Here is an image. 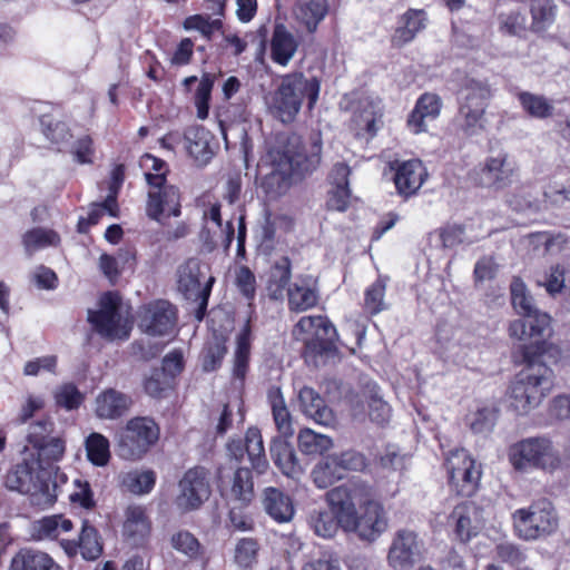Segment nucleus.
<instances>
[{
  "label": "nucleus",
  "mask_w": 570,
  "mask_h": 570,
  "mask_svg": "<svg viewBox=\"0 0 570 570\" xmlns=\"http://www.w3.org/2000/svg\"><path fill=\"white\" fill-rule=\"evenodd\" d=\"M87 460L95 466H106L111 459L110 441L99 432H91L85 439Z\"/></svg>",
  "instance_id": "obj_41"
},
{
  "label": "nucleus",
  "mask_w": 570,
  "mask_h": 570,
  "mask_svg": "<svg viewBox=\"0 0 570 570\" xmlns=\"http://www.w3.org/2000/svg\"><path fill=\"white\" fill-rule=\"evenodd\" d=\"M253 341L252 317L249 316L236 336V347L233 356L232 379L244 385L250 366Z\"/></svg>",
  "instance_id": "obj_26"
},
{
  "label": "nucleus",
  "mask_w": 570,
  "mask_h": 570,
  "mask_svg": "<svg viewBox=\"0 0 570 570\" xmlns=\"http://www.w3.org/2000/svg\"><path fill=\"white\" fill-rule=\"evenodd\" d=\"M353 523L346 532H355L364 540H374L386 525L382 505L371 495L366 497L353 519Z\"/></svg>",
  "instance_id": "obj_20"
},
{
  "label": "nucleus",
  "mask_w": 570,
  "mask_h": 570,
  "mask_svg": "<svg viewBox=\"0 0 570 570\" xmlns=\"http://www.w3.org/2000/svg\"><path fill=\"white\" fill-rule=\"evenodd\" d=\"M4 487L27 495L49 493V478L43 472L35 469V463L23 460L12 465L4 475Z\"/></svg>",
  "instance_id": "obj_17"
},
{
  "label": "nucleus",
  "mask_w": 570,
  "mask_h": 570,
  "mask_svg": "<svg viewBox=\"0 0 570 570\" xmlns=\"http://www.w3.org/2000/svg\"><path fill=\"white\" fill-rule=\"evenodd\" d=\"M71 154L79 165L94 164L96 147L92 137L90 135L79 137L72 145Z\"/></svg>",
  "instance_id": "obj_61"
},
{
  "label": "nucleus",
  "mask_w": 570,
  "mask_h": 570,
  "mask_svg": "<svg viewBox=\"0 0 570 570\" xmlns=\"http://www.w3.org/2000/svg\"><path fill=\"white\" fill-rule=\"evenodd\" d=\"M185 148L188 155L199 166L207 165L213 156L214 150L210 146L213 136L204 126H190L184 132Z\"/></svg>",
  "instance_id": "obj_28"
},
{
  "label": "nucleus",
  "mask_w": 570,
  "mask_h": 570,
  "mask_svg": "<svg viewBox=\"0 0 570 570\" xmlns=\"http://www.w3.org/2000/svg\"><path fill=\"white\" fill-rule=\"evenodd\" d=\"M287 307L289 312L303 313L314 308L320 299L317 281L306 274H299L287 288Z\"/></svg>",
  "instance_id": "obj_22"
},
{
  "label": "nucleus",
  "mask_w": 570,
  "mask_h": 570,
  "mask_svg": "<svg viewBox=\"0 0 570 570\" xmlns=\"http://www.w3.org/2000/svg\"><path fill=\"white\" fill-rule=\"evenodd\" d=\"M227 449L230 456L237 462H242L246 454L252 465V469L238 466L235 470L229 489V495L233 500L247 505L255 497L252 471H255L257 474H264L268 469V460L261 430L256 426H249L244 440H232Z\"/></svg>",
  "instance_id": "obj_3"
},
{
  "label": "nucleus",
  "mask_w": 570,
  "mask_h": 570,
  "mask_svg": "<svg viewBox=\"0 0 570 570\" xmlns=\"http://www.w3.org/2000/svg\"><path fill=\"white\" fill-rule=\"evenodd\" d=\"M518 99L522 108L533 118L544 119L552 116L553 105L543 96L522 91L519 92Z\"/></svg>",
  "instance_id": "obj_55"
},
{
  "label": "nucleus",
  "mask_w": 570,
  "mask_h": 570,
  "mask_svg": "<svg viewBox=\"0 0 570 570\" xmlns=\"http://www.w3.org/2000/svg\"><path fill=\"white\" fill-rule=\"evenodd\" d=\"M271 456L283 474L294 478L302 472L294 448L283 439H274L271 443Z\"/></svg>",
  "instance_id": "obj_38"
},
{
  "label": "nucleus",
  "mask_w": 570,
  "mask_h": 570,
  "mask_svg": "<svg viewBox=\"0 0 570 570\" xmlns=\"http://www.w3.org/2000/svg\"><path fill=\"white\" fill-rule=\"evenodd\" d=\"M153 531V522L147 508L140 504H130L124 512L121 533L125 542L134 548H146Z\"/></svg>",
  "instance_id": "obj_18"
},
{
  "label": "nucleus",
  "mask_w": 570,
  "mask_h": 570,
  "mask_svg": "<svg viewBox=\"0 0 570 570\" xmlns=\"http://www.w3.org/2000/svg\"><path fill=\"white\" fill-rule=\"evenodd\" d=\"M263 502L268 515L278 523L291 521L295 513L289 495L276 488L269 487L264 490Z\"/></svg>",
  "instance_id": "obj_36"
},
{
  "label": "nucleus",
  "mask_w": 570,
  "mask_h": 570,
  "mask_svg": "<svg viewBox=\"0 0 570 570\" xmlns=\"http://www.w3.org/2000/svg\"><path fill=\"white\" fill-rule=\"evenodd\" d=\"M88 321L95 331L102 337L114 340L119 334L121 322L120 314H109L106 312H97L89 309Z\"/></svg>",
  "instance_id": "obj_48"
},
{
  "label": "nucleus",
  "mask_w": 570,
  "mask_h": 570,
  "mask_svg": "<svg viewBox=\"0 0 570 570\" xmlns=\"http://www.w3.org/2000/svg\"><path fill=\"white\" fill-rule=\"evenodd\" d=\"M509 460L518 471L546 470L556 466L558 454L549 439L528 438L510 448Z\"/></svg>",
  "instance_id": "obj_10"
},
{
  "label": "nucleus",
  "mask_w": 570,
  "mask_h": 570,
  "mask_svg": "<svg viewBox=\"0 0 570 570\" xmlns=\"http://www.w3.org/2000/svg\"><path fill=\"white\" fill-rule=\"evenodd\" d=\"M32 448L37 450L39 462L50 465L55 462H59L63 458L66 442L58 436L48 438L43 441L35 438Z\"/></svg>",
  "instance_id": "obj_49"
},
{
  "label": "nucleus",
  "mask_w": 570,
  "mask_h": 570,
  "mask_svg": "<svg viewBox=\"0 0 570 570\" xmlns=\"http://www.w3.org/2000/svg\"><path fill=\"white\" fill-rule=\"evenodd\" d=\"M297 442L301 452L307 455L323 454L333 445L331 438L315 433L311 429L302 430Z\"/></svg>",
  "instance_id": "obj_54"
},
{
  "label": "nucleus",
  "mask_w": 570,
  "mask_h": 570,
  "mask_svg": "<svg viewBox=\"0 0 570 570\" xmlns=\"http://www.w3.org/2000/svg\"><path fill=\"white\" fill-rule=\"evenodd\" d=\"M353 199L350 187H331L327 191L326 209L331 212L345 213Z\"/></svg>",
  "instance_id": "obj_62"
},
{
  "label": "nucleus",
  "mask_w": 570,
  "mask_h": 570,
  "mask_svg": "<svg viewBox=\"0 0 570 570\" xmlns=\"http://www.w3.org/2000/svg\"><path fill=\"white\" fill-rule=\"evenodd\" d=\"M426 27L424 10L410 9L399 20L394 31V45H405L414 39L417 32Z\"/></svg>",
  "instance_id": "obj_39"
},
{
  "label": "nucleus",
  "mask_w": 570,
  "mask_h": 570,
  "mask_svg": "<svg viewBox=\"0 0 570 570\" xmlns=\"http://www.w3.org/2000/svg\"><path fill=\"white\" fill-rule=\"evenodd\" d=\"M476 515V507L472 503L459 504L451 513L455 520V533L458 538L465 542L478 532V525L473 524L472 517Z\"/></svg>",
  "instance_id": "obj_44"
},
{
  "label": "nucleus",
  "mask_w": 570,
  "mask_h": 570,
  "mask_svg": "<svg viewBox=\"0 0 570 570\" xmlns=\"http://www.w3.org/2000/svg\"><path fill=\"white\" fill-rule=\"evenodd\" d=\"M293 333L309 334L304 341L302 356L307 364L317 366L337 353L335 340L337 331L327 316H303L295 324Z\"/></svg>",
  "instance_id": "obj_7"
},
{
  "label": "nucleus",
  "mask_w": 570,
  "mask_h": 570,
  "mask_svg": "<svg viewBox=\"0 0 570 570\" xmlns=\"http://www.w3.org/2000/svg\"><path fill=\"white\" fill-rule=\"evenodd\" d=\"M183 27L185 30H198L209 40L215 31L223 28V22L220 19L210 20L208 16L197 13L187 17L183 22Z\"/></svg>",
  "instance_id": "obj_59"
},
{
  "label": "nucleus",
  "mask_w": 570,
  "mask_h": 570,
  "mask_svg": "<svg viewBox=\"0 0 570 570\" xmlns=\"http://www.w3.org/2000/svg\"><path fill=\"white\" fill-rule=\"evenodd\" d=\"M60 546L68 557H76L78 553L85 560H97L104 552V541L98 529L88 520H83L78 539L61 540Z\"/></svg>",
  "instance_id": "obj_21"
},
{
  "label": "nucleus",
  "mask_w": 570,
  "mask_h": 570,
  "mask_svg": "<svg viewBox=\"0 0 570 570\" xmlns=\"http://www.w3.org/2000/svg\"><path fill=\"white\" fill-rule=\"evenodd\" d=\"M203 277L202 265L197 259H188L178 268V289L186 299L198 303L195 317L199 322L204 320L207 313L209 296L216 281L215 277L210 275L202 286Z\"/></svg>",
  "instance_id": "obj_12"
},
{
  "label": "nucleus",
  "mask_w": 570,
  "mask_h": 570,
  "mask_svg": "<svg viewBox=\"0 0 570 570\" xmlns=\"http://www.w3.org/2000/svg\"><path fill=\"white\" fill-rule=\"evenodd\" d=\"M227 354V346L224 340L215 338L208 342L202 352V368L204 372L217 371Z\"/></svg>",
  "instance_id": "obj_57"
},
{
  "label": "nucleus",
  "mask_w": 570,
  "mask_h": 570,
  "mask_svg": "<svg viewBox=\"0 0 570 570\" xmlns=\"http://www.w3.org/2000/svg\"><path fill=\"white\" fill-rule=\"evenodd\" d=\"M546 346L544 340H535L521 344L514 353L515 360L524 365L509 386L510 404L518 414L539 406L552 389V371L541 362Z\"/></svg>",
  "instance_id": "obj_1"
},
{
  "label": "nucleus",
  "mask_w": 570,
  "mask_h": 570,
  "mask_svg": "<svg viewBox=\"0 0 570 570\" xmlns=\"http://www.w3.org/2000/svg\"><path fill=\"white\" fill-rule=\"evenodd\" d=\"M146 216L157 223L181 215V193L171 184H164V178L148 177V191L145 206Z\"/></svg>",
  "instance_id": "obj_11"
},
{
  "label": "nucleus",
  "mask_w": 570,
  "mask_h": 570,
  "mask_svg": "<svg viewBox=\"0 0 570 570\" xmlns=\"http://www.w3.org/2000/svg\"><path fill=\"white\" fill-rule=\"evenodd\" d=\"M511 302L518 314L524 320H515L510 323L509 334L521 342L529 340H543L550 318L546 313H540L534 306L532 296L528 293L521 278L514 277L510 284Z\"/></svg>",
  "instance_id": "obj_8"
},
{
  "label": "nucleus",
  "mask_w": 570,
  "mask_h": 570,
  "mask_svg": "<svg viewBox=\"0 0 570 570\" xmlns=\"http://www.w3.org/2000/svg\"><path fill=\"white\" fill-rule=\"evenodd\" d=\"M185 366L186 362L183 350L174 348L163 357L161 366L158 368L163 371L167 377L173 379V382H177Z\"/></svg>",
  "instance_id": "obj_60"
},
{
  "label": "nucleus",
  "mask_w": 570,
  "mask_h": 570,
  "mask_svg": "<svg viewBox=\"0 0 570 570\" xmlns=\"http://www.w3.org/2000/svg\"><path fill=\"white\" fill-rule=\"evenodd\" d=\"M157 481V474L151 469H135L119 475V487L124 492L135 495L149 494Z\"/></svg>",
  "instance_id": "obj_37"
},
{
  "label": "nucleus",
  "mask_w": 570,
  "mask_h": 570,
  "mask_svg": "<svg viewBox=\"0 0 570 570\" xmlns=\"http://www.w3.org/2000/svg\"><path fill=\"white\" fill-rule=\"evenodd\" d=\"M261 546L255 538H242L237 541L234 551V562L242 570L252 569L258 560Z\"/></svg>",
  "instance_id": "obj_53"
},
{
  "label": "nucleus",
  "mask_w": 570,
  "mask_h": 570,
  "mask_svg": "<svg viewBox=\"0 0 570 570\" xmlns=\"http://www.w3.org/2000/svg\"><path fill=\"white\" fill-rule=\"evenodd\" d=\"M215 75L205 72L198 83L194 94V104L196 107L197 118L205 120L209 116L212 91L215 85Z\"/></svg>",
  "instance_id": "obj_52"
},
{
  "label": "nucleus",
  "mask_w": 570,
  "mask_h": 570,
  "mask_svg": "<svg viewBox=\"0 0 570 570\" xmlns=\"http://www.w3.org/2000/svg\"><path fill=\"white\" fill-rule=\"evenodd\" d=\"M298 402L303 413L311 416L316 423L328 425L334 421L333 411L314 389L303 386L298 392Z\"/></svg>",
  "instance_id": "obj_34"
},
{
  "label": "nucleus",
  "mask_w": 570,
  "mask_h": 570,
  "mask_svg": "<svg viewBox=\"0 0 570 570\" xmlns=\"http://www.w3.org/2000/svg\"><path fill=\"white\" fill-rule=\"evenodd\" d=\"M160 435L161 428L155 417L132 416L116 433V453L124 461H140L157 446Z\"/></svg>",
  "instance_id": "obj_5"
},
{
  "label": "nucleus",
  "mask_w": 570,
  "mask_h": 570,
  "mask_svg": "<svg viewBox=\"0 0 570 570\" xmlns=\"http://www.w3.org/2000/svg\"><path fill=\"white\" fill-rule=\"evenodd\" d=\"M292 262L288 256H282L271 268L267 279V294L272 301H282L292 282Z\"/></svg>",
  "instance_id": "obj_35"
},
{
  "label": "nucleus",
  "mask_w": 570,
  "mask_h": 570,
  "mask_svg": "<svg viewBox=\"0 0 570 570\" xmlns=\"http://www.w3.org/2000/svg\"><path fill=\"white\" fill-rule=\"evenodd\" d=\"M385 291L386 285L381 278L365 288L362 312L366 317H372L386 307L384 302Z\"/></svg>",
  "instance_id": "obj_50"
},
{
  "label": "nucleus",
  "mask_w": 570,
  "mask_h": 570,
  "mask_svg": "<svg viewBox=\"0 0 570 570\" xmlns=\"http://www.w3.org/2000/svg\"><path fill=\"white\" fill-rule=\"evenodd\" d=\"M139 328L151 336H164L173 332L177 322V308L166 299L144 304L138 312Z\"/></svg>",
  "instance_id": "obj_16"
},
{
  "label": "nucleus",
  "mask_w": 570,
  "mask_h": 570,
  "mask_svg": "<svg viewBox=\"0 0 570 570\" xmlns=\"http://www.w3.org/2000/svg\"><path fill=\"white\" fill-rule=\"evenodd\" d=\"M348 127L358 139L374 138L383 127V108L380 102L361 99L353 111Z\"/></svg>",
  "instance_id": "obj_19"
},
{
  "label": "nucleus",
  "mask_w": 570,
  "mask_h": 570,
  "mask_svg": "<svg viewBox=\"0 0 570 570\" xmlns=\"http://www.w3.org/2000/svg\"><path fill=\"white\" fill-rule=\"evenodd\" d=\"M330 10L327 0H299L295 8V19L301 28L313 35Z\"/></svg>",
  "instance_id": "obj_32"
},
{
  "label": "nucleus",
  "mask_w": 570,
  "mask_h": 570,
  "mask_svg": "<svg viewBox=\"0 0 570 570\" xmlns=\"http://www.w3.org/2000/svg\"><path fill=\"white\" fill-rule=\"evenodd\" d=\"M175 505L181 513L198 510L210 497V472L200 465L188 469L178 482Z\"/></svg>",
  "instance_id": "obj_13"
},
{
  "label": "nucleus",
  "mask_w": 570,
  "mask_h": 570,
  "mask_svg": "<svg viewBox=\"0 0 570 570\" xmlns=\"http://www.w3.org/2000/svg\"><path fill=\"white\" fill-rule=\"evenodd\" d=\"M322 148L320 131H312L307 140L296 132L287 134L268 153L273 170L266 177V184L276 186L281 193L291 186L294 176L312 174L321 164Z\"/></svg>",
  "instance_id": "obj_2"
},
{
  "label": "nucleus",
  "mask_w": 570,
  "mask_h": 570,
  "mask_svg": "<svg viewBox=\"0 0 570 570\" xmlns=\"http://www.w3.org/2000/svg\"><path fill=\"white\" fill-rule=\"evenodd\" d=\"M8 570H62L47 552L21 548L11 559Z\"/></svg>",
  "instance_id": "obj_33"
},
{
  "label": "nucleus",
  "mask_w": 570,
  "mask_h": 570,
  "mask_svg": "<svg viewBox=\"0 0 570 570\" xmlns=\"http://www.w3.org/2000/svg\"><path fill=\"white\" fill-rule=\"evenodd\" d=\"M517 535L533 541L553 533L558 528V514L551 501L540 499L528 508H521L512 514Z\"/></svg>",
  "instance_id": "obj_9"
},
{
  "label": "nucleus",
  "mask_w": 570,
  "mask_h": 570,
  "mask_svg": "<svg viewBox=\"0 0 570 570\" xmlns=\"http://www.w3.org/2000/svg\"><path fill=\"white\" fill-rule=\"evenodd\" d=\"M72 528V521L62 514L43 517L33 524V531L40 540L57 539L62 532H69Z\"/></svg>",
  "instance_id": "obj_43"
},
{
  "label": "nucleus",
  "mask_w": 570,
  "mask_h": 570,
  "mask_svg": "<svg viewBox=\"0 0 570 570\" xmlns=\"http://www.w3.org/2000/svg\"><path fill=\"white\" fill-rule=\"evenodd\" d=\"M23 245L28 250H36L48 246H58L61 242L60 235L53 230L42 227L29 229L23 235Z\"/></svg>",
  "instance_id": "obj_56"
},
{
  "label": "nucleus",
  "mask_w": 570,
  "mask_h": 570,
  "mask_svg": "<svg viewBox=\"0 0 570 570\" xmlns=\"http://www.w3.org/2000/svg\"><path fill=\"white\" fill-rule=\"evenodd\" d=\"M515 164L507 154L487 158L481 170V184L485 187L502 189L509 186L514 176Z\"/></svg>",
  "instance_id": "obj_24"
},
{
  "label": "nucleus",
  "mask_w": 570,
  "mask_h": 570,
  "mask_svg": "<svg viewBox=\"0 0 570 570\" xmlns=\"http://www.w3.org/2000/svg\"><path fill=\"white\" fill-rule=\"evenodd\" d=\"M130 395L109 387L101 391L95 400V414L101 420H118L132 406Z\"/></svg>",
  "instance_id": "obj_25"
},
{
  "label": "nucleus",
  "mask_w": 570,
  "mask_h": 570,
  "mask_svg": "<svg viewBox=\"0 0 570 570\" xmlns=\"http://www.w3.org/2000/svg\"><path fill=\"white\" fill-rule=\"evenodd\" d=\"M273 419L277 431L285 438L294 434L292 416L279 390L269 394Z\"/></svg>",
  "instance_id": "obj_51"
},
{
  "label": "nucleus",
  "mask_w": 570,
  "mask_h": 570,
  "mask_svg": "<svg viewBox=\"0 0 570 570\" xmlns=\"http://www.w3.org/2000/svg\"><path fill=\"white\" fill-rule=\"evenodd\" d=\"M322 81L318 77L307 78L302 71L281 76L277 87L271 95L269 109L283 124H292L301 111L304 99L312 111L320 98Z\"/></svg>",
  "instance_id": "obj_4"
},
{
  "label": "nucleus",
  "mask_w": 570,
  "mask_h": 570,
  "mask_svg": "<svg viewBox=\"0 0 570 570\" xmlns=\"http://www.w3.org/2000/svg\"><path fill=\"white\" fill-rule=\"evenodd\" d=\"M492 91L487 81L469 78L459 94L455 126L466 137L480 135L485 129V110Z\"/></svg>",
  "instance_id": "obj_6"
},
{
  "label": "nucleus",
  "mask_w": 570,
  "mask_h": 570,
  "mask_svg": "<svg viewBox=\"0 0 570 570\" xmlns=\"http://www.w3.org/2000/svg\"><path fill=\"white\" fill-rule=\"evenodd\" d=\"M176 386L177 382H173V379L167 377L158 367H154L142 381L144 392L156 400L168 397Z\"/></svg>",
  "instance_id": "obj_45"
},
{
  "label": "nucleus",
  "mask_w": 570,
  "mask_h": 570,
  "mask_svg": "<svg viewBox=\"0 0 570 570\" xmlns=\"http://www.w3.org/2000/svg\"><path fill=\"white\" fill-rule=\"evenodd\" d=\"M235 285L242 296L247 301L248 307H254L256 297V276L248 266L242 265L235 273Z\"/></svg>",
  "instance_id": "obj_58"
},
{
  "label": "nucleus",
  "mask_w": 570,
  "mask_h": 570,
  "mask_svg": "<svg viewBox=\"0 0 570 570\" xmlns=\"http://www.w3.org/2000/svg\"><path fill=\"white\" fill-rule=\"evenodd\" d=\"M86 394L72 382H66L53 391V401L58 409L77 411L85 402Z\"/></svg>",
  "instance_id": "obj_47"
},
{
  "label": "nucleus",
  "mask_w": 570,
  "mask_h": 570,
  "mask_svg": "<svg viewBox=\"0 0 570 570\" xmlns=\"http://www.w3.org/2000/svg\"><path fill=\"white\" fill-rule=\"evenodd\" d=\"M424 543L413 531L401 530L394 538V569L410 570L423 559Z\"/></svg>",
  "instance_id": "obj_23"
},
{
  "label": "nucleus",
  "mask_w": 570,
  "mask_h": 570,
  "mask_svg": "<svg viewBox=\"0 0 570 570\" xmlns=\"http://www.w3.org/2000/svg\"><path fill=\"white\" fill-rule=\"evenodd\" d=\"M441 99L434 94H423L416 101L414 109L407 118V126L414 134L428 130V121L439 117Z\"/></svg>",
  "instance_id": "obj_29"
},
{
  "label": "nucleus",
  "mask_w": 570,
  "mask_h": 570,
  "mask_svg": "<svg viewBox=\"0 0 570 570\" xmlns=\"http://www.w3.org/2000/svg\"><path fill=\"white\" fill-rule=\"evenodd\" d=\"M445 468L449 481L456 494L471 497L479 484L481 471L464 449H458L446 458Z\"/></svg>",
  "instance_id": "obj_15"
},
{
  "label": "nucleus",
  "mask_w": 570,
  "mask_h": 570,
  "mask_svg": "<svg viewBox=\"0 0 570 570\" xmlns=\"http://www.w3.org/2000/svg\"><path fill=\"white\" fill-rule=\"evenodd\" d=\"M41 134L50 144L61 146L70 141L72 132L68 124L63 120L53 118L50 114H43L39 117Z\"/></svg>",
  "instance_id": "obj_42"
},
{
  "label": "nucleus",
  "mask_w": 570,
  "mask_h": 570,
  "mask_svg": "<svg viewBox=\"0 0 570 570\" xmlns=\"http://www.w3.org/2000/svg\"><path fill=\"white\" fill-rule=\"evenodd\" d=\"M499 30L510 36H520L527 28L525 7L517 1H502L497 6Z\"/></svg>",
  "instance_id": "obj_30"
},
{
  "label": "nucleus",
  "mask_w": 570,
  "mask_h": 570,
  "mask_svg": "<svg viewBox=\"0 0 570 570\" xmlns=\"http://www.w3.org/2000/svg\"><path fill=\"white\" fill-rule=\"evenodd\" d=\"M170 544L180 554L187 557L190 561L205 560L206 549L188 530H179L171 534Z\"/></svg>",
  "instance_id": "obj_40"
},
{
  "label": "nucleus",
  "mask_w": 570,
  "mask_h": 570,
  "mask_svg": "<svg viewBox=\"0 0 570 570\" xmlns=\"http://www.w3.org/2000/svg\"><path fill=\"white\" fill-rule=\"evenodd\" d=\"M308 524L316 535L324 539L333 538L341 528V522L331 509L313 510L308 515Z\"/></svg>",
  "instance_id": "obj_46"
},
{
  "label": "nucleus",
  "mask_w": 570,
  "mask_h": 570,
  "mask_svg": "<svg viewBox=\"0 0 570 570\" xmlns=\"http://www.w3.org/2000/svg\"><path fill=\"white\" fill-rule=\"evenodd\" d=\"M298 48V41L283 23L274 27L271 39V59L278 66L286 67Z\"/></svg>",
  "instance_id": "obj_31"
},
{
  "label": "nucleus",
  "mask_w": 570,
  "mask_h": 570,
  "mask_svg": "<svg viewBox=\"0 0 570 570\" xmlns=\"http://www.w3.org/2000/svg\"><path fill=\"white\" fill-rule=\"evenodd\" d=\"M531 13L533 26L537 29H543L553 21L556 6L550 0H532Z\"/></svg>",
  "instance_id": "obj_63"
},
{
  "label": "nucleus",
  "mask_w": 570,
  "mask_h": 570,
  "mask_svg": "<svg viewBox=\"0 0 570 570\" xmlns=\"http://www.w3.org/2000/svg\"><path fill=\"white\" fill-rule=\"evenodd\" d=\"M428 177V171L419 159L402 163L394 173V186L397 193L407 198L421 188Z\"/></svg>",
  "instance_id": "obj_27"
},
{
  "label": "nucleus",
  "mask_w": 570,
  "mask_h": 570,
  "mask_svg": "<svg viewBox=\"0 0 570 570\" xmlns=\"http://www.w3.org/2000/svg\"><path fill=\"white\" fill-rule=\"evenodd\" d=\"M366 497H370V489L362 484L340 485L331 489L326 495V502L335 514L341 528L346 531L353 523V519L363 504Z\"/></svg>",
  "instance_id": "obj_14"
},
{
  "label": "nucleus",
  "mask_w": 570,
  "mask_h": 570,
  "mask_svg": "<svg viewBox=\"0 0 570 570\" xmlns=\"http://www.w3.org/2000/svg\"><path fill=\"white\" fill-rule=\"evenodd\" d=\"M73 484L75 490L69 497L70 501L86 510L94 509L96 501L90 483L87 480L76 479Z\"/></svg>",
  "instance_id": "obj_64"
}]
</instances>
